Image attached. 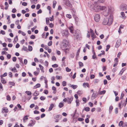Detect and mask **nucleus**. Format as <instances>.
Wrapping results in <instances>:
<instances>
[{
	"label": "nucleus",
	"mask_w": 127,
	"mask_h": 127,
	"mask_svg": "<svg viewBox=\"0 0 127 127\" xmlns=\"http://www.w3.org/2000/svg\"><path fill=\"white\" fill-rule=\"evenodd\" d=\"M100 5L98 4L97 2L95 1L90 6L91 9L92 11L97 12L100 10Z\"/></svg>",
	"instance_id": "f257e3e1"
},
{
	"label": "nucleus",
	"mask_w": 127,
	"mask_h": 127,
	"mask_svg": "<svg viewBox=\"0 0 127 127\" xmlns=\"http://www.w3.org/2000/svg\"><path fill=\"white\" fill-rule=\"evenodd\" d=\"M113 20L112 16L110 15L108 19L106 18L104 19L102 23L104 25H110L112 23Z\"/></svg>",
	"instance_id": "f03ea898"
},
{
	"label": "nucleus",
	"mask_w": 127,
	"mask_h": 127,
	"mask_svg": "<svg viewBox=\"0 0 127 127\" xmlns=\"http://www.w3.org/2000/svg\"><path fill=\"white\" fill-rule=\"evenodd\" d=\"M68 46V42L65 39L63 40L62 42L61 43V47L63 49L65 48Z\"/></svg>",
	"instance_id": "7ed1b4c3"
},
{
	"label": "nucleus",
	"mask_w": 127,
	"mask_h": 127,
	"mask_svg": "<svg viewBox=\"0 0 127 127\" xmlns=\"http://www.w3.org/2000/svg\"><path fill=\"white\" fill-rule=\"evenodd\" d=\"M120 9L122 11L127 10V5L125 4H122L120 6Z\"/></svg>",
	"instance_id": "20e7f679"
},
{
	"label": "nucleus",
	"mask_w": 127,
	"mask_h": 127,
	"mask_svg": "<svg viewBox=\"0 0 127 127\" xmlns=\"http://www.w3.org/2000/svg\"><path fill=\"white\" fill-rule=\"evenodd\" d=\"M100 18V15L99 14H96L94 17V19L96 22H98L99 21Z\"/></svg>",
	"instance_id": "39448f33"
},
{
	"label": "nucleus",
	"mask_w": 127,
	"mask_h": 127,
	"mask_svg": "<svg viewBox=\"0 0 127 127\" xmlns=\"http://www.w3.org/2000/svg\"><path fill=\"white\" fill-rule=\"evenodd\" d=\"M60 115H54V118L56 120L55 122H59L60 120L59 118Z\"/></svg>",
	"instance_id": "423d86ee"
},
{
	"label": "nucleus",
	"mask_w": 127,
	"mask_h": 127,
	"mask_svg": "<svg viewBox=\"0 0 127 127\" xmlns=\"http://www.w3.org/2000/svg\"><path fill=\"white\" fill-rule=\"evenodd\" d=\"M64 4L66 5L67 6L70 7H71L72 5L70 4V1L68 0H65V2H64Z\"/></svg>",
	"instance_id": "0eeeda50"
},
{
	"label": "nucleus",
	"mask_w": 127,
	"mask_h": 127,
	"mask_svg": "<svg viewBox=\"0 0 127 127\" xmlns=\"http://www.w3.org/2000/svg\"><path fill=\"white\" fill-rule=\"evenodd\" d=\"M114 10V8L111 6L109 7H108V13H112Z\"/></svg>",
	"instance_id": "6e6552de"
},
{
	"label": "nucleus",
	"mask_w": 127,
	"mask_h": 127,
	"mask_svg": "<svg viewBox=\"0 0 127 127\" xmlns=\"http://www.w3.org/2000/svg\"><path fill=\"white\" fill-rule=\"evenodd\" d=\"M90 32L92 37L93 40H94V38H95V34L94 32L91 29L90 30Z\"/></svg>",
	"instance_id": "1a4fd4ad"
},
{
	"label": "nucleus",
	"mask_w": 127,
	"mask_h": 127,
	"mask_svg": "<svg viewBox=\"0 0 127 127\" xmlns=\"http://www.w3.org/2000/svg\"><path fill=\"white\" fill-rule=\"evenodd\" d=\"M121 43V41L119 40H118L116 42L115 46L116 48H117L119 47Z\"/></svg>",
	"instance_id": "9d476101"
},
{
	"label": "nucleus",
	"mask_w": 127,
	"mask_h": 127,
	"mask_svg": "<svg viewBox=\"0 0 127 127\" xmlns=\"http://www.w3.org/2000/svg\"><path fill=\"white\" fill-rule=\"evenodd\" d=\"M73 99V97L71 96L70 98L68 97V99L67 100V102L68 104H70Z\"/></svg>",
	"instance_id": "9b49d317"
},
{
	"label": "nucleus",
	"mask_w": 127,
	"mask_h": 127,
	"mask_svg": "<svg viewBox=\"0 0 127 127\" xmlns=\"http://www.w3.org/2000/svg\"><path fill=\"white\" fill-rule=\"evenodd\" d=\"M68 29L70 30V32L71 33H73V26H71L69 27Z\"/></svg>",
	"instance_id": "f8f14e48"
},
{
	"label": "nucleus",
	"mask_w": 127,
	"mask_h": 127,
	"mask_svg": "<svg viewBox=\"0 0 127 127\" xmlns=\"http://www.w3.org/2000/svg\"><path fill=\"white\" fill-rule=\"evenodd\" d=\"M29 116L26 115L23 118V122L24 123H25L26 121L28 119V118L27 117Z\"/></svg>",
	"instance_id": "ddd939ff"
},
{
	"label": "nucleus",
	"mask_w": 127,
	"mask_h": 127,
	"mask_svg": "<svg viewBox=\"0 0 127 127\" xmlns=\"http://www.w3.org/2000/svg\"><path fill=\"white\" fill-rule=\"evenodd\" d=\"M54 104H51L50 106L49 107V109L48 110V111H51L53 107H54Z\"/></svg>",
	"instance_id": "4468645a"
},
{
	"label": "nucleus",
	"mask_w": 127,
	"mask_h": 127,
	"mask_svg": "<svg viewBox=\"0 0 127 127\" xmlns=\"http://www.w3.org/2000/svg\"><path fill=\"white\" fill-rule=\"evenodd\" d=\"M40 87V85L39 83L37 84L35 86L33 87L34 89H35L37 88H39Z\"/></svg>",
	"instance_id": "2eb2a0df"
},
{
	"label": "nucleus",
	"mask_w": 127,
	"mask_h": 127,
	"mask_svg": "<svg viewBox=\"0 0 127 127\" xmlns=\"http://www.w3.org/2000/svg\"><path fill=\"white\" fill-rule=\"evenodd\" d=\"M100 10H106V7L105 6H101L100 5Z\"/></svg>",
	"instance_id": "dca6fc26"
},
{
	"label": "nucleus",
	"mask_w": 127,
	"mask_h": 127,
	"mask_svg": "<svg viewBox=\"0 0 127 127\" xmlns=\"http://www.w3.org/2000/svg\"><path fill=\"white\" fill-rule=\"evenodd\" d=\"M83 86L85 88L87 86L88 87H89V85L88 83H84L83 84Z\"/></svg>",
	"instance_id": "f3484780"
},
{
	"label": "nucleus",
	"mask_w": 127,
	"mask_h": 127,
	"mask_svg": "<svg viewBox=\"0 0 127 127\" xmlns=\"http://www.w3.org/2000/svg\"><path fill=\"white\" fill-rule=\"evenodd\" d=\"M126 69L125 68H123L121 70L119 74L121 75L122 74L123 72H124V71Z\"/></svg>",
	"instance_id": "a211bd4d"
},
{
	"label": "nucleus",
	"mask_w": 127,
	"mask_h": 127,
	"mask_svg": "<svg viewBox=\"0 0 127 127\" xmlns=\"http://www.w3.org/2000/svg\"><path fill=\"white\" fill-rule=\"evenodd\" d=\"M75 37V38L76 39H77L79 37V33H76L74 35Z\"/></svg>",
	"instance_id": "6ab92c4d"
},
{
	"label": "nucleus",
	"mask_w": 127,
	"mask_h": 127,
	"mask_svg": "<svg viewBox=\"0 0 127 127\" xmlns=\"http://www.w3.org/2000/svg\"><path fill=\"white\" fill-rule=\"evenodd\" d=\"M39 94V93L38 91H36L33 94V95L34 96H37Z\"/></svg>",
	"instance_id": "aec40b11"
},
{
	"label": "nucleus",
	"mask_w": 127,
	"mask_h": 127,
	"mask_svg": "<svg viewBox=\"0 0 127 127\" xmlns=\"http://www.w3.org/2000/svg\"><path fill=\"white\" fill-rule=\"evenodd\" d=\"M1 82L3 84H5L6 83V80L3 78L1 77Z\"/></svg>",
	"instance_id": "412c9836"
},
{
	"label": "nucleus",
	"mask_w": 127,
	"mask_h": 127,
	"mask_svg": "<svg viewBox=\"0 0 127 127\" xmlns=\"http://www.w3.org/2000/svg\"><path fill=\"white\" fill-rule=\"evenodd\" d=\"M79 65V68H80L81 67L83 66V64L82 63L80 62H79L78 63Z\"/></svg>",
	"instance_id": "4be33fe9"
},
{
	"label": "nucleus",
	"mask_w": 127,
	"mask_h": 127,
	"mask_svg": "<svg viewBox=\"0 0 127 127\" xmlns=\"http://www.w3.org/2000/svg\"><path fill=\"white\" fill-rule=\"evenodd\" d=\"M11 70L12 71L14 72H17V71L15 67H14L13 68L11 69Z\"/></svg>",
	"instance_id": "5701e85b"
},
{
	"label": "nucleus",
	"mask_w": 127,
	"mask_h": 127,
	"mask_svg": "<svg viewBox=\"0 0 127 127\" xmlns=\"http://www.w3.org/2000/svg\"><path fill=\"white\" fill-rule=\"evenodd\" d=\"M84 110L87 112H88L90 111V108L88 107H86L84 108V109H83V111Z\"/></svg>",
	"instance_id": "b1692460"
},
{
	"label": "nucleus",
	"mask_w": 127,
	"mask_h": 127,
	"mask_svg": "<svg viewBox=\"0 0 127 127\" xmlns=\"http://www.w3.org/2000/svg\"><path fill=\"white\" fill-rule=\"evenodd\" d=\"M113 108V107L112 106H110L109 107V112L110 113L111 112V111Z\"/></svg>",
	"instance_id": "393cba45"
},
{
	"label": "nucleus",
	"mask_w": 127,
	"mask_h": 127,
	"mask_svg": "<svg viewBox=\"0 0 127 127\" xmlns=\"http://www.w3.org/2000/svg\"><path fill=\"white\" fill-rule=\"evenodd\" d=\"M123 122L122 121H120L119 124V127H121L123 125Z\"/></svg>",
	"instance_id": "a878e982"
},
{
	"label": "nucleus",
	"mask_w": 127,
	"mask_h": 127,
	"mask_svg": "<svg viewBox=\"0 0 127 127\" xmlns=\"http://www.w3.org/2000/svg\"><path fill=\"white\" fill-rule=\"evenodd\" d=\"M76 106H79L80 105L79 100L78 99H76Z\"/></svg>",
	"instance_id": "bb28decb"
},
{
	"label": "nucleus",
	"mask_w": 127,
	"mask_h": 127,
	"mask_svg": "<svg viewBox=\"0 0 127 127\" xmlns=\"http://www.w3.org/2000/svg\"><path fill=\"white\" fill-rule=\"evenodd\" d=\"M99 81V80L97 79H95L94 80V83L95 84H96L98 83Z\"/></svg>",
	"instance_id": "cd10ccee"
},
{
	"label": "nucleus",
	"mask_w": 127,
	"mask_h": 127,
	"mask_svg": "<svg viewBox=\"0 0 127 127\" xmlns=\"http://www.w3.org/2000/svg\"><path fill=\"white\" fill-rule=\"evenodd\" d=\"M71 87L74 89H76L77 87V85H71Z\"/></svg>",
	"instance_id": "c85d7f7f"
},
{
	"label": "nucleus",
	"mask_w": 127,
	"mask_h": 127,
	"mask_svg": "<svg viewBox=\"0 0 127 127\" xmlns=\"http://www.w3.org/2000/svg\"><path fill=\"white\" fill-rule=\"evenodd\" d=\"M2 109L4 111V112L5 113H7L8 112V109L7 108H3Z\"/></svg>",
	"instance_id": "c756f323"
},
{
	"label": "nucleus",
	"mask_w": 127,
	"mask_h": 127,
	"mask_svg": "<svg viewBox=\"0 0 127 127\" xmlns=\"http://www.w3.org/2000/svg\"><path fill=\"white\" fill-rule=\"evenodd\" d=\"M37 0H31V1L32 2L35 4L37 3Z\"/></svg>",
	"instance_id": "7c9ffc66"
},
{
	"label": "nucleus",
	"mask_w": 127,
	"mask_h": 127,
	"mask_svg": "<svg viewBox=\"0 0 127 127\" xmlns=\"http://www.w3.org/2000/svg\"><path fill=\"white\" fill-rule=\"evenodd\" d=\"M28 49L30 51H32V47L31 46L29 45L28 46Z\"/></svg>",
	"instance_id": "2f4dec72"
},
{
	"label": "nucleus",
	"mask_w": 127,
	"mask_h": 127,
	"mask_svg": "<svg viewBox=\"0 0 127 127\" xmlns=\"http://www.w3.org/2000/svg\"><path fill=\"white\" fill-rule=\"evenodd\" d=\"M53 7L54 8H55V6H56V1H55V0H54L53 1Z\"/></svg>",
	"instance_id": "473e14b6"
},
{
	"label": "nucleus",
	"mask_w": 127,
	"mask_h": 127,
	"mask_svg": "<svg viewBox=\"0 0 127 127\" xmlns=\"http://www.w3.org/2000/svg\"><path fill=\"white\" fill-rule=\"evenodd\" d=\"M64 106V104L61 103H60L59 105V106L60 108H62Z\"/></svg>",
	"instance_id": "72a5a7b5"
},
{
	"label": "nucleus",
	"mask_w": 127,
	"mask_h": 127,
	"mask_svg": "<svg viewBox=\"0 0 127 127\" xmlns=\"http://www.w3.org/2000/svg\"><path fill=\"white\" fill-rule=\"evenodd\" d=\"M25 93L28 95H31L32 94L31 92L29 91H26L25 92Z\"/></svg>",
	"instance_id": "f704fd0d"
},
{
	"label": "nucleus",
	"mask_w": 127,
	"mask_h": 127,
	"mask_svg": "<svg viewBox=\"0 0 127 127\" xmlns=\"http://www.w3.org/2000/svg\"><path fill=\"white\" fill-rule=\"evenodd\" d=\"M74 18L75 19V21L77 22L78 21V19L77 17L76 16L74 15Z\"/></svg>",
	"instance_id": "c9c22d12"
},
{
	"label": "nucleus",
	"mask_w": 127,
	"mask_h": 127,
	"mask_svg": "<svg viewBox=\"0 0 127 127\" xmlns=\"http://www.w3.org/2000/svg\"><path fill=\"white\" fill-rule=\"evenodd\" d=\"M66 82L65 81H63L62 82V85L63 86H66Z\"/></svg>",
	"instance_id": "e433bc0d"
},
{
	"label": "nucleus",
	"mask_w": 127,
	"mask_h": 127,
	"mask_svg": "<svg viewBox=\"0 0 127 127\" xmlns=\"http://www.w3.org/2000/svg\"><path fill=\"white\" fill-rule=\"evenodd\" d=\"M58 65L57 64H54L52 65V66L53 67H54V68L57 67H58Z\"/></svg>",
	"instance_id": "4c0bfd02"
},
{
	"label": "nucleus",
	"mask_w": 127,
	"mask_h": 127,
	"mask_svg": "<svg viewBox=\"0 0 127 127\" xmlns=\"http://www.w3.org/2000/svg\"><path fill=\"white\" fill-rule=\"evenodd\" d=\"M106 92V91L105 90H103L101 92L99 93L100 95H103Z\"/></svg>",
	"instance_id": "58836bf2"
},
{
	"label": "nucleus",
	"mask_w": 127,
	"mask_h": 127,
	"mask_svg": "<svg viewBox=\"0 0 127 127\" xmlns=\"http://www.w3.org/2000/svg\"><path fill=\"white\" fill-rule=\"evenodd\" d=\"M52 60L53 61H56V57L55 56H53L52 57Z\"/></svg>",
	"instance_id": "ea45409f"
},
{
	"label": "nucleus",
	"mask_w": 127,
	"mask_h": 127,
	"mask_svg": "<svg viewBox=\"0 0 127 127\" xmlns=\"http://www.w3.org/2000/svg\"><path fill=\"white\" fill-rule=\"evenodd\" d=\"M66 70L67 72H69L71 71V69L67 67L66 68Z\"/></svg>",
	"instance_id": "a19ab883"
},
{
	"label": "nucleus",
	"mask_w": 127,
	"mask_h": 127,
	"mask_svg": "<svg viewBox=\"0 0 127 127\" xmlns=\"http://www.w3.org/2000/svg\"><path fill=\"white\" fill-rule=\"evenodd\" d=\"M23 49L24 51H26L27 50V47H25V46H23Z\"/></svg>",
	"instance_id": "79ce46f5"
},
{
	"label": "nucleus",
	"mask_w": 127,
	"mask_h": 127,
	"mask_svg": "<svg viewBox=\"0 0 127 127\" xmlns=\"http://www.w3.org/2000/svg\"><path fill=\"white\" fill-rule=\"evenodd\" d=\"M7 75V73L6 72L3 75H1V77H5Z\"/></svg>",
	"instance_id": "37998d69"
},
{
	"label": "nucleus",
	"mask_w": 127,
	"mask_h": 127,
	"mask_svg": "<svg viewBox=\"0 0 127 127\" xmlns=\"http://www.w3.org/2000/svg\"><path fill=\"white\" fill-rule=\"evenodd\" d=\"M95 95L94 94H93L91 96V98L92 99H94L95 97Z\"/></svg>",
	"instance_id": "c03bdc74"
},
{
	"label": "nucleus",
	"mask_w": 127,
	"mask_h": 127,
	"mask_svg": "<svg viewBox=\"0 0 127 127\" xmlns=\"http://www.w3.org/2000/svg\"><path fill=\"white\" fill-rule=\"evenodd\" d=\"M18 40V38L17 36L14 39V41L15 42H16Z\"/></svg>",
	"instance_id": "a18cd8bd"
},
{
	"label": "nucleus",
	"mask_w": 127,
	"mask_h": 127,
	"mask_svg": "<svg viewBox=\"0 0 127 127\" xmlns=\"http://www.w3.org/2000/svg\"><path fill=\"white\" fill-rule=\"evenodd\" d=\"M78 121H83L84 120V119L83 118H79L78 119Z\"/></svg>",
	"instance_id": "49530a36"
},
{
	"label": "nucleus",
	"mask_w": 127,
	"mask_h": 127,
	"mask_svg": "<svg viewBox=\"0 0 127 127\" xmlns=\"http://www.w3.org/2000/svg\"><path fill=\"white\" fill-rule=\"evenodd\" d=\"M122 127H127V123H124Z\"/></svg>",
	"instance_id": "de8ad7c7"
},
{
	"label": "nucleus",
	"mask_w": 127,
	"mask_h": 127,
	"mask_svg": "<svg viewBox=\"0 0 127 127\" xmlns=\"http://www.w3.org/2000/svg\"><path fill=\"white\" fill-rule=\"evenodd\" d=\"M49 19L47 18H46V24H48L49 23Z\"/></svg>",
	"instance_id": "09e8293b"
},
{
	"label": "nucleus",
	"mask_w": 127,
	"mask_h": 127,
	"mask_svg": "<svg viewBox=\"0 0 127 127\" xmlns=\"http://www.w3.org/2000/svg\"><path fill=\"white\" fill-rule=\"evenodd\" d=\"M110 47V45H107L106 46V51H108Z\"/></svg>",
	"instance_id": "8fccbe9b"
},
{
	"label": "nucleus",
	"mask_w": 127,
	"mask_h": 127,
	"mask_svg": "<svg viewBox=\"0 0 127 127\" xmlns=\"http://www.w3.org/2000/svg\"><path fill=\"white\" fill-rule=\"evenodd\" d=\"M77 93L79 95H81L82 94V92L80 91H79L77 92Z\"/></svg>",
	"instance_id": "3c124183"
},
{
	"label": "nucleus",
	"mask_w": 127,
	"mask_h": 127,
	"mask_svg": "<svg viewBox=\"0 0 127 127\" xmlns=\"http://www.w3.org/2000/svg\"><path fill=\"white\" fill-rule=\"evenodd\" d=\"M66 17L69 18V19H70L71 18V15L69 14H67L66 15Z\"/></svg>",
	"instance_id": "603ef678"
},
{
	"label": "nucleus",
	"mask_w": 127,
	"mask_h": 127,
	"mask_svg": "<svg viewBox=\"0 0 127 127\" xmlns=\"http://www.w3.org/2000/svg\"><path fill=\"white\" fill-rule=\"evenodd\" d=\"M40 99L41 100H44L45 98L44 96H42L40 97Z\"/></svg>",
	"instance_id": "864d4df0"
},
{
	"label": "nucleus",
	"mask_w": 127,
	"mask_h": 127,
	"mask_svg": "<svg viewBox=\"0 0 127 127\" xmlns=\"http://www.w3.org/2000/svg\"><path fill=\"white\" fill-rule=\"evenodd\" d=\"M121 14L122 16V17H124L125 16V14L124 12H121Z\"/></svg>",
	"instance_id": "5fc2aeb1"
},
{
	"label": "nucleus",
	"mask_w": 127,
	"mask_h": 127,
	"mask_svg": "<svg viewBox=\"0 0 127 127\" xmlns=\"http://www.w3.org/2000/svg\"><path fill=\"white\" fill-rule=\"evenodd\" d=\"M11 99V98L9 95H8L7 96V99L8 100H10Z\"/></svg>",
	"instance_id": "6e6d98bb"
},
{
	"label": "nucleus",
	"mask_w": 127,
	"mask_h": 127,
	"mask_svg": "<svg viewBox=\"0 0 127 127\" xmlns=\"http://www.w3.org/2000/svg\"><path fill=\"white\" fill-rule=\"evenodd\" d=\"M95 77V76L94 75H90V78L91 79L94 78Z\"/></svg>",
	"instance_id": "4d7b16f0"
},
{
	"label": "nucleus",
	"mask_w": 127,
	"mask_h": 127,
	"mask_svg": "<svg viewBox=\"0 0 127 127\" xmlns=\"http://www.w3.org/2000/svg\"><path fill=\"white\" fill-rule=\"evenodd\" d=\"M106 78L108 80H110L111 79V78L110 77V76L109 75H108L106 76Z\"/></svg>",
	"instance_id": "13d9d810"
},
{
	"label": "nucleus",
	"mask_w": 127,
	"mask_h": 127,
	"mask_svg": "<svg viewBox=\"0 0 127 127\" xmlns=\"http://www.w3.org/2000/svg\"><path fill=\"white\" fill-rule=\"evenodd\" d=\"M35 38V35H32L30 36V38L32 39H34Z\"/></svg>",
	"instance_id": "bf43d9fd"
},
{
	"label": "nucleus",
	"mask_w": 127,
	"mask_h": 127,
	"mask_svg": "<svg viewBox=\"0 0 127 127\" xmlns=\"http://www.w3.org/2000/svg\"><path fill=\"white\" fill-rule=\"evenodd\" d=\"M52 41H50L48 43V46H51L52 45Z\"/></svg>",
	"instance_id": "052dcab7"
},
{
	"label": "nucleus",
	"mask_w": 127,
	"mask_h": 127,
	"mask_svg": "<svg viewBox=\"0 0 127 127\" xmlns=\"http://www.w3.org/2000/svg\"><path fill=\"white\" fill-rule=\"evenodd\" d=\"M39 66L40 68V69L42 70V71L43 70V67L40 64L39 65Z\"/></svg>",
	"instance_id": "680f3d73"
},
{
	"label": "nucleus",
	"mask_w": 127,
	"mask_h": 127,
	"mask_svg": "<svg viewBox=\"0 0 127 127\" xmlns=\"http://www.w3.org/2000/svg\"><path fill=\"white\" fill-rule=\"evenodd\" d=\"M124 95V94L122 93L121 94V96L120 97V99H123Z\"/></svg>",
	"instance_id": "e2e57ef3"
},
{
	"label": "nucleus",
	"mask_w": 127,
	"mask_h": 127,
	"mask_svg": "<svg viewBox=\"0 0 127 127\" xmlns=\"http://www.w3.org/2000/svg\"><path fill=\"white\" fill-rule=\"evenodd\" d=\"M100 37L101 39H103L104 37V36L103 34H101L99 36Z\"/></svg>",
	"instance_id": "0e129e2a"
},
{
	"label": "nucleus",
	"mask_w": 127,
	"mask_h": 127,
	"mask_svg": "<svg viewBox=\"0 0 127 127\" xmlns=\"http://www.w3.org/2000/svg\"><path fill=\"white\" fill-rule=\"evenodd\" d=\"M16 9L15 8H14L12 9V13H14L16 12Z\"/></svg>",
	"instance_id": "69168bd1"
},
{
	"label": "nucleus",
	"mask_w": 127,
	"mask_h": 127,
	"mask_svg": "<svg viewBox=\"0 0 127 127\" xmlns=\"http://www.w3.org/2000/svg\"><path fill=\"white\" fill-rule=\"evenodd\" d=\"M17 58L16 57H14L12 58V60L13 62H16V61Z\"/></svg>",
	"instance_id": "338daca9"
},
{
	"label": "nucleus",
	"mask_w": 127,
	"mask_h": 127,
	"mask_svg": "<svg viewBox=\"0 0 127 127\" xmlns=\"http://www.w3.org/2000/svg\"><path fill=\"white\" fill-rule=\"evenodd\" d=\"M85 122L86 123H88L89 122V118H87L85 120Z\"/></svg>",
	"instance_id": "774afa93"
}]
</instances>
